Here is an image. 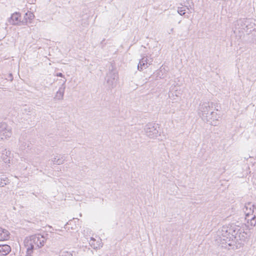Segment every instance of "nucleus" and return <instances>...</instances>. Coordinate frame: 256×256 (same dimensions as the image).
<instances>
[{"label": "nucleus", "mask_w": 256, "mask_h": 256, "mask_svg": "<svg viewBox=\"0 0 256 256\" xmlns=\"http://www.w3.org/2000/svg\"><path fill=\"white\" fill-rule=\"evenodd\" d=\"M10 238L9 232L0 227V241L8 240Z\"/></svg>", "instance_id": "nucleus-14"}, {"label": "nucleus", "mask_w": 256, "mask_h": 256, "mask_svg": "<svg viewBox=\"0 0 256 256\" xmlns=\"http://www.w3.org/2000/svg\"><path fill=\"white\" fill-rule=\"evenodd\" d=\"M254 205L250 203H248L247 205L245 206V208L246 210L244 211L246 213L245 218L248 220V221L250 220V224L252 225H255L256 224V220H255V216H252L251 218H250L251 212H252V213L254 212Z\"/></svg>", "instance_id": "nucleus-6"}, {"label": "nucleus", "mask_w": 256, "mask_h": 256, "mask_svg": "<svg viewBox=\"0 0 256 256\" xmlns=\"http://www.w3.org/2000/svg\"><path fill=\"white\" fill-rule=\"evenodd\" d=\"M56 76H59V77H62V78L64 77V74L62 73H61V72L57 73L56 74Z\"/></svg>", "instance_id": "nucleus-22"}, {"label": "nucleus", "mask_w": 256, "mask_h": 256, "mask_svg": "<svg viewBox=\"0 0 256 256\" xmlns=\"http://www.w3.org/2000/svg\"><path fill=\"white\" fill-rule=\"evenodd\" d=\"M214 102H204L200 104L198 108V114L202 118L205 120L206 118H208V115L210 114L212 111H213Z\"/></svg>", "instance_id": "nucleus-4"}, {"label": "nucleus", "mask_w": 256, "mask_h": 256, "mask_svg": "<svg viewBox=\"0 0 256 256\" xmlns=\"http://www.w3.org/2000/svg\"><path fill=\"white\" fill-rule=\"evenodd\" d=\"M118 79V72L112 65L109 67L108 72L107 73L106 80L108 88H112L116 86Z\"/></svg>", "instance_id": "nucleus-3"}, {"label": "nucleus", "mask_w": 256, "mask_h": 256, "mask_svg": "<svg viewBox=\"0 0 256 256\" xmlns=\"http://www.w3.org/2000/svg\"><path fill=\"white\" fill-rule=\"evenodd\" d=\"M158 124L154 123H148L145 126L144 130L148 136L150 138L157 137L159 135V128Z\"/></svg>", "instance_id": "nucleus-5"}, {"label": "nucleus", "mask_w": 256, "mask_h": 256, "mask_svg": "<svg viewBox=\"0 0 256 256\" xmlns=\"http://www.w3.org/2000/svg\"><path fill=\"white\" fill-rule=\"evenodd\" d=\"M214 105H213V110H216V111H218L219 110V108H220V106H218V104L216 103H214Z\"/></svg>", "instance_id": "nucleus-21"}, {"label": "nucleus", "mask_w": 256, "mask_h": 256, "mask_svg": "<svg viewBox=\"0 0 256 256\" xmlns=\"http://www.w3.org/2000/svg\"><path fill=\"white\" fill-rule=\"evenodd\" d=\"M0 134L4 136L6 138H9L12 135L11 128L5 122L0 123Z\"/></svg>", "instance_id": "nucleus-7"}, {"label": "nucleus", "mask_w": 256, "mask_h": 256, "mask_svg": "<svg viewBox=\"0 0 256 256\" xmlns=\"http://www.w3.org/2000/svg\"><path fill=\"white\" fill-rule=\"evenodd\" d=\"M66 160V156H56L54 157L52 161L54 163V164H62Z\"/></svg>", "instance_id": "nucleus-15"}, {"label": "nucleus", "mask_w": 256, "mask_h": 256, "mask_svg": "<svg viewBox=\"0 0 256 256\" xmlns=\"http://www.w3.org/2000/svg\"><path fill=\"white\" fill-rule=\"evenodd\" d=\"M46 240V238L40 234L26 238L24 240V246L26 249L25 256H32L34 250L44 246Z\"/></svg>", "instance_id": "nucleus-2"}, {"label": "nucleus", "mask_w": 256, "mask_h": 256, "mask_svg": "<svg viewBox=\"0 0 256 256\" xmlns=\"http://www.w3.org/2000/svg\"><path fill=\"white\" fill-rule=\"evenodd\" d=\"M34 17V16L32 12H26L24 14V19L22 20V24L25 25L28 22L30 23Z\"/></svg>", "instance_id": "nucleus-12"}, {"label": "nucleus", "mask_w": 256, "mask_h": 256, "mask_svg": "<svg viewBox=\"0 0 256 256\" xmlns=\"http://www.w3.org/2000/svg\"><path fill=\"white\" fill-rule=\"evenodd\" d=\"M64 253H65V254L64 255H63L64 256H70L72 255L70 253H69L68 252H66Z\"/></svg>", "instance_id": "nucleus-23"}, {"label": "nucleus", "mask_w": 256, "mask_h": 256, "mask_svg": "<svg viewBox=\"0 0 256 256\" xmlns=\"http://www.w3.org/2000/svg\"><path fill=\"white\" fill-rule=\"evenodd\" d=\"M91 240H94V238H91Z\"/></svg>", "instance_id": "nucleus-26"}, {"label": "nucleus", "mask_w": 256, "mask_h": 256, "mask_svg": "<svg viewBox=\"0 0 256 256\" xmlns=\"http://www.w3.org/2000/svg\"><path fill=\"white\" fill-rule=\"evenodd\" d=\"M148 62V58L146 57H143L141 60H140L139 64L138 65V70L142 71L143 70L144 68H146L148 66V64L150 65L151 62Z\"/></svg>", "instance_id": "nucleus-10"}, {"label": "nucleus", "mask_w": 256, "mask_h": 256, "mask_svg": "<svg viewBox=\"0 0 256 256\" xmlns=\"http://www.w3.org/2000/svg\"><path fill=\"white\" fill-rule=\"evenodd\" d=\"M10 78H11V80H12V74H10Z\"/></svg>", "instance_id": "nucleus-24"}, {"label": "nucleus", "mask_w": 256, "mask_h": 256, "mask_svg": "<svg viewBox=\"0 0 256 256\" xmlns=\"http://www.w3.org/2000/svg\"><path fill=\"white\" fill-rule=\"evenodd\" d=\"M9 183V180L4 176H2L0 177V187H3Z\"/></svg>", "instance_id": "nucleus-17"}, {"label": "nucleus", "mask_w": 256, "mask_h": 256, "mask_svg": "<svg viewBox=\"0 0 256 256\" xmlns=\"http://www.w3.org/2000/svg\"><path fill=\"white\" fill-rule=\"evenodd\" d=\"M20 14L16 12L11 15L9 19V22L13 25H22V20L20 19Z\"/></svg>", "instance_id": "nucleus-9"}, {"label": "nucleus", "mask_w": 256, "mask_h": 256, "mask_svg": "<svg viewBox=\"0 0 256 256\" xmlns=\"http://www.w3.org/2000/svg\"><path fill=\"white\" fill-rule=\"evenodd\" d=\"M66 80L64 81L61 86L59 88L58 91L56 92V94L54 98V99L58 100H62L63 99L64 90L66 88L65 82Z\"/></svg>", "instance_id": "nucleus-11"}, {"label": "nucleus", "mask_w": 256, "mask_h": 256, "mask_svg": "<svg viewBox=\"0 0 256 256\" xmlns=\"http://www.w3.org/2000/svg\"><path fill=\"white\" fill-rule=\"evenodd\" d=\"M173 30H174L173 28H172V29L170 30V31H171V32H172V31H173Z\"/></svg>", "instance_id": "nucleus-25"}, {"label": "nucleus", "mask_w": 256, "mask_h": 256, "mask_svg": "<svg viewBox=\"0 0 256 256\" xmlns=\"http://www.w3.org/2000/svg\"><path fill=\"white\" fill-rule=\"evenodd\" d=\"M220 238L222 247L228 250L238 249L244 245V243L250 236L249 230L244 231L239 226L232 224L224 226L218 232Z\"/></svg>", "instance_id": "nucleus-1"}, {"label": "nucleus", "mask_w": 256, "mask_h": 256, "mask_svg": "<svg viewBox=\"0 0 256 256\" xmlns=\"http://www.w3.org/2000/svg\"><path fill=\"white\" fill-rule=\"evenodd\" d=\"M248 22L247 20H240L237 21L238 25L240 24L241 28H239L241 30H244L245 28H248V25L246 23Z\"/></svg>", "instance_id": "nucleus-18"}, {"label": "nucleus", "mask_w": 256, "mask_h": 256, "mask_svg": "<svg viewBox=\"0 0 256 256\" xmlns=\"http://www.w3.org/2000/svg\"><path fill=\"white\" fill-rule=\"evenodd\" d=\"M185 9L184 8L182 7L178 8V12L181 16H183L185 14Z\"/></svg>", "instance_id": "nucleus-19"}, {"label": "nucleus", "mask_w": 256, "mask_h": 256, "mask_svg": "<svg viewBox=\"0 0 256 256\" xmlns=\"http://www.w3.org/2000/svg\"><path fill=\"white\" fill-rule=\"evenodd\" d=\"M208 118H206L205 120L208 122L212 126H216L218 124V120L220 116L217 114L216 112L212 111Z\"/></svg>", "instance_id": "nucleus-8"}, {"label": "nucleus", "mask_w": 256, "mask_h": 256, "mask_svg": "<svg viewBox=\"0 0 256 256\" xmlns=\"http://www.w3.org/2000/svg\"><path fill=\"white\" fill-rule=\"evenodd\" d=\"M11 248L8 244L0 245V256H4L10 253Z\"/></svg>", "instance_id": "nucleus-13"}, {"label": "nucleus", "mask_w": 256, "mask_h": 256, "mask_svg": "<svg viewBox=\"0 0 256 256\" xmlns=\"http://www.w3.org/2000/svg\"><path fill=\"white\" fill-rule=\"evenodd\" d=\"M20 143V148L22 150H25L26 148H30V142L29 141H22L21 138L19 140Z\"/></svg>", "instance_id": "nucleus-16"}, {"label": "nucleus", "mask_w": 256, "mask_h": 256, "mask_svg": "<svg viewBox=\"0 0 256 256\" xmlns=\"http://www.w3.org/2000/svg\"><path fill=\"white\" fill-rule=\"evenodd\" d=\"M8 152H6V154L2 157L3 160L5 163H10V158L8 157L7 155Z\"/></svg>", "instance_id": "nucleus-20"}]
</instances>
